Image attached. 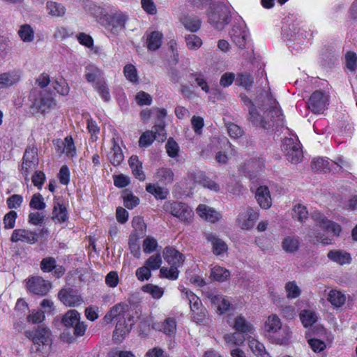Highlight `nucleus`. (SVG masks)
I'll return each instance as SVG.
<instances>
[{
    "instance_id": "nucleus-1",
    "label": "nucleus",
    "mask_w": 357,
    "mask_h": 357,
    "mask_svg": "<svg viewBox=\"0 0 357 357\" xmlns=\"http://www.w3.org/2000/svg\"><path fill=\"white\" fill-rule=\"evenodd\" d=\"M256 102L264 110L266 116H261L256 108H249V119L253 125L263 129H270L275 124L278 126H284V116L278 102L271 93H261Z\"/></svg>"
},
{
    "instance_id": "nucleus-2",
    "label": "nucleus",
    "mask_w": 357,
    "mask_h": 357,
    "mask_svg": "<svg viewBox=\"0 0 357 357\" xmlns=\"http://www.w3.org/2000/svg\"><path fill=\"white\" fill-rule=\"evenodd\" d=\"M264 331L266 336L277 344L289 343L291 332L287 325H282L280 319L276 314L268 317L264 322Z\"/></svg>"
},
{
    "instance_id": "nucleus-3",
    "label": "nucleus",
    "mask_w": 357,
    "mask_h": 357,
    "mask_svg": "<svg viewBox=\"0 0 357 357\" xmlns=\"http://www.w3.org/2000/svg\"><path fill=\"white\" fill-rule=\"evenodd\" d=\"M107 8L110 13L104 14L103 25L107 31L114 35H118L126 28L128 16L121 10L109 9V6H107Z\"/></svg>"
},
{
    "instance_id": "nucleus-4",
    "label": "nucleus",
    "mask_w": 357,
    "mask_h": 357,
    "mask_svg": "<svg viewBox=\"0 0 357 357\" xmlns=\"http://www.w3.org/2000/svg\"><path fill=\"white\" fill-rule=\"evenodd\" d=\"M208 21L215 29L222 30L231 20L230 9L224 3L213 4L208 13Z\"/></svg>"
},
{
    "instance_id": "nucleus-5",
    "label": "nucleus",
    "mask_w": 357,
    "mask_h": 357,
    "mask_svg": "<svg viewBox=\"0 0 357 357\" xmlns=\"http://www.w3.org/2000/svg\"><path fill=\"white\" fill-rule=\"evenodd\" d=\"M179 289L184 297L188 301L192 320L197 324L203 323L206 319L207 310L203 306L200 298L185 287H181Z\"/></svg>"
},
{
    "instance_id": "nucleus-6",
    "label": "nucleus",
    "mask_w": 357,
    "mask_h": 357,
    "mask_svg": "<svg viewBox=\"0 0 357 357\" xmlns=\"http://www.w3.org/2000/svg\"><path fill=\"white\" fill-rule=\"evenodd\" d=\"M282 151L287 160L294 164L301 162L303 158L301 144L296 136L284 139Z\"/></svg>"
},
{
    "instance_id": "nucleus-7",
    "label": "nucleus",
    "mask_w": 357,
    "mask_h": 357,
    "mask_svg": "<svg viewBox=\"0 0 357 357\" xmlns=\"http://www.w3.org/2000/svg\"><path fill=\"white\" fill-rule=\"evenodd\" d=\"M164 208L167 212L184 224L189 225L193 220V211L186 204L176 202H167L165 204Z\"/></svg>"
},
{
    "instance_id": "nucleus-8",
    "label": "nucleus",
    "mask_w": 357,
    "mask_h": 357,
    "mask_svg": "<svg viewBox=\"0 0 357 357\" xmlns=\"http://www.w3.org/2000/svg\"><path fill=\"white\" fill-rule=\"evenodd\" d=\"M30 98L33 101V106L43 113L56 105L52 93L47 90L38 91L37 89H33L31 92Z\"/></svg>"
},
{
    "instance_id": "nucleus-9",
    "label": "nucleus",
    "mask_w": 357,
    "mask_h": 357,
    "mask_svg": "<svg viewBox=\"0 0 357 357\" xmlns=\"http://www.w3.org/2000/svg\"><path fill=\"white\" fill-rule=\"evenodd\" d=\"M231 41L241 50L245 48L249 32L243 21L235 22L229 32Z\"/></svg>"
},
{
    "instance_id": "nucleus-10",
    "label": "nucleus",
    "mask_w": 357,
    "mask_h": 357,
    "mask_svg": "<svg viewBox=\"0 0 357 357\" xmlns=\"http://www.w3.org/2000/svg\"><path fill=\"white\" fill-rule=\"evenodd\" d=\"M203 294L210 301L211 305L217 308V312L220 314L229 310L231 305L230 302L224 296L218 294L216 291L206 289L203 291Z\"/></svg>"
},
{
    "instance_id": "nucleus-11",
    "label": "nucleus",
    "mask_w": 357,
    "mask_h": 357,
    "mask_svg": "<svg viewBox=\"0 0 357 357\" xmlns=\"http://www.w3.org/2000/svg\"><path fill=\"white\" fill-rule=\"evenodd\" d=\"M39 162L37 153V148L35 146H29L26 149L23 156L21 172L27 179L31 171L36 169Z\"/></svg>"
},
{
    "instance_id": "nucleus-12",
    "label": "nucleus",
    "mask_w": 357,
    "mask_h": 357,
    "mask_svg": "<svg viewBox=\"0 0 357 357\" xmlns=\"http://www.w3.org/2000/svg\"><path fill=\"white\" fill-rule=\"evenodd\" d=\"M258 218V211L248 206L238 214L236 222L242 229L249 230L254 227Z\"/></svg>"
},
{
    "instance_id": "nucleus-13",
    "label": "nucleus",
    "mask_w": 357,
    "mask_h": 357,
    "mask_svg": "<svg viewBox=\"0 0 357 357\" xmlns=\"http://www.w3.org/2000/svg\"><path fill=\"white\" fill-rule=\"evenodd\" d=\"M51 287V283L40 276L31 277L26 281L28 291L36 295L45 296L48 293Z\"/></svg>"
},
{
    "instance_id": "nucleus-14",
    "label": "nucleus",
    "mask_w": 357,
    "mask_h": 357,
    "mask_svg": "<svg viewBox=\"0 0 357 357\" xmlns=\"http://www.w3.org/2000/svg\"><path fill=\"white\" fill-rule=\"evenodd\" d=\"M328 102V96L321 91H315L310 96L307 105L314 114H321L326 109Z\"/></svg>"
},
{
    "instance_id": "nucleus-15",
    "label": "nucleus",
    "mask_w": 357,
    "mask_h": 357,
    "mask_svg": "<svg viewBox=\"0 0 357 357\" xmlns=\"http://www.w3.org/2000/svg\"><path fill=\"white\" fill-rule=\"evenodd\" d=\"M334 165H337L340 169H344V167H347L349 164L342 158H338L337 162H334L328 159L318 158L314 159L312 162V168L315 172H326L331 171Z\"/></svg>"
},
{
    "instance_id": "nucleus-16",
    "label": "nucleus",
    "mask_w": 357,
    "mask_h": 357,
    "mask_svg": "<svg viewBox=\"0 0 357 357\" xmlns=\"http://www.w3.org/2000/svg\"><path fill=\"white\" fill-rule=\"evenodd\" d=\"M312 218L316 224L328 233H332L335 236H338L341 232V227L327 219L319 212H314L311 215Z\"/></svg>"
},
{
    "instance_id": "nucleus-17",
    "label": "nucleus",
    "mask_w": 357,
    "mask_h": 357,
    "mask_svg": "<svg viewBox=\"0 0 357 357\" xmlns=\"http://www.w3.org/2000/svg\"><path fill=\"white\" fill-rule=\"evenodd\" d=\"M128 309L127 304L119 303L113 306L110 310L105 315L104 320L107 323H111L113 320L116 321L119 319H128L129 321H132V318L131 316L126 314Z\"/></svg>"
},
{
    "instance_id": "nucleus-18",
    "label": "nucleus",
    "mask_w": 357,
    "mask_h": 357,
    "mask_svg": "<svg viewBox=\"0 0 357 357\" xmlns=\"http://www.w3.org/2000/svg\"><path fill=\"white\" fill-rule=\"evenodd\" d=\"M60 301L66 306L75 307L82 304V298L78 292L71 288L62 289L59 292Z\"/></svg>"
},
{
    "instance_id": "nucleus-19",
    "label": "nucleus",
    "mask_w": 357,
    "mask_h": 357,
    "mask_svg": "<svg viewBox=\"0 0 357 357\" xmlns=\"http://www.w3.org/2000/svg\"><path fill=\"white\" fill-rule=\"evenodd\" d=\"M132 323L128 319H119L113 332L112 339L115 343H120L132 329Z\"/></svg>"
},
{
    "instance_id": "nucleus-20",
    "label": "nucleus",
    "mask_w": 357,
    "mask_h": 357,
    "mask_svg": "<svg viewBox=\"0 0 357 357\" xmlns=\"http://www.w3.org/2000/svg\"><path fill=\"white\" fill-rule=\"evenodd\" d=\"M25 334L35 344L40 345V343L45 344L48 342L50 331L47 327L40 326L35 330L26 331Z\"/></svg>"
},
{
    "instance_id": "nucleus-21",
    "label": "nucleus",
    "mask_w": 357,
    "mask_h": 357,
    "mask_svg": "<svg viewBox=\"0 0 357 357\" xmlns=\"http://www.w3.org/2000/svg\"><path fill=\"white\" fill-rule=\"evenodd\" d=\"M10 241L13 243L22 241L29 244H33L37 242L38 237L37 234L31 230L17 229L13 231Z\"/></svg>"
},
{
    "instance_id": "nucleus-22",
    "label": "nucleus",
    "mask_w": 357,
    "mask_h": 357,
    "mask_svg": "<svg viewBox=\"0 0 357 357\" xmlns=\"http://www.w3.org/2000/svg\"><path fill=\"white\" fill-rule=\"evenodd\" d=\"M153 177L158 184L162 186H167L173 183L174 180V173L171 168L162 167L156 170Z\"/></svg>"
},
{
    "instance_id": "nucleus-23",
    "label": "nucleus",
    "mask_w": 357,
    "mask_h": 357,
    "mask_svg": "<svg viewBox=\"0 0 357 357\" xmlns=\"http://www.w3.org/2000/svg\"><path fill=\"white\" fill-rule=\"evenodd\" d=\"M301 239L295 234L285 236L282 241L281 247L288 254H294L300 248Z\"/></svg>"
},
{
    "instance_id": "nucleus-24",
    "label": "nucleus",
    "mask_w": 357,
    "mask_h": 357,
    "mask_svg": "<svg viewBox=\"0 0 357 357\" xmlns=\"http://www.w3.org/2000/svg\"><path fill=\"white\" fill-rule=\"evenodd\" d=\"M164 259L171 266L180 267L184 261V256L172 247H166L163 250Z\"/></svg>"
},
{
    "instance_id": "nucleus-25",
    "label": "nucleus",
    "mask_w": 357,
    "mask_h": 357,
    "mask_svg": "<svg viewBox=\"0 0 357 357\" xmlns=\"http://www.w3.org/2000/svg\"><path fill=\"white\" fill-rule=\"evenodd\" d=\"M255 198L262 208L268 209L271 206L272 199L268 187L259 186L257 189Z\"/></svg>"
},
{
    "instance_id": "nucleus-26",
    "label": "nucleus",
    "mask_w": 357,
    "mask_h": 357,
    "mask_svg": "<svg viewBox=\"0 0 357 357\" xmlns=\"http://www.w3.org/2000/svg\"><path fill=\"white\" fill-rule=\"evenodd\" d=\"M197 214L203 219L215 222L221 218V215L212 208L205 204H199L197 208Z\"/></svg>"
},
{
    "instance_id": "nucleus-27",
    "label": "nucleus",
    "mask_w": 357,
    "mask_h": 357,
    "mask_svg": "<svg viewBox=\"0 0 357 357\" xmlns=\"http://www.w3.org/2000/svg\"><path fill=\"white\" fill-rule=\"evenodd\" d=\"M19 71H10L0 74V89H6L16 84L20 79Z\"/></svg>"
},
{
    "instance_id": "nucleus-28",
    "label": "nucleus",
    "mask_w": 357,
    "mask_h": 357,
    "mask_svg": "<svg viewBox=\"0 0 357 357\" xmlns=\"http://www.w3.org/2000/svg\"><path fill=\"white\" fill-rule=\"evenodd\" d=\"M232 326L237 332L243 334H252L254 331L253 326L241 315L234 319Z\"/></svg>"
},
{
    "instance_id": "nucleus-29",
    "label": "nucleus",
    "mask_w": 357,
    "mask_h": 357,
    "mask_svg": "<svg viewBox=\"0 0 357 357\" xmlns=\"http://www.w3.org/2000/svg\"><path fill=\"white\" fill-rule=\"evenodd\" d=\"M206 238L208 242L212 244L213 252L216 255H220L227 251V244L215 234L213 233H208L205 235Z\"/></svg>"
},
{
    "instance_id": "nucleus-30",
    "label": "nucleus",
    "mask_w": 357,
    "mask_h": 357,
    "mask_svg": "<svg viewBox=\"0 0 357 357\" xmlns=\"http://www.w3.org/2000/svg\"><path fill=\"white\" fill-rule=\"evenodd\" d=\"M113 145L109 153L108 158L114 166H119L124 160V155L119 145L112 139Z\"/></svg>"
},
{
    "instance_id": "nucleus-31",
    "label": "nucleus",
    "mask_w": 357,
    "mask_h": 357,
    "mask_svg": "<svg viewBox=\"0 0 357 357\" xmlns=\"http://www.w3.org/2000/svg\"><path fill=\"white\" fill-rule=\"evenodd\" d=\"M52 214V219L57 220L59 222H64L68 218L66 208L60 202H54Z\"/></svg>"
},
{
    "instance_id": "nucleus-32",
    "label": "nucleus",
    "mask_w": 357,
    "mask_h": 357,
    "mask_svg": "<svg viewBox=\"0 0 357 357\" xmlns=\"http://www.w3.org/2000/svg\"><path fill=\"white\" fill-rule=\"evenodd\" d=\"M80 320V314L76 310H70L66 312L61 322L67 328L73 327Z\"/></svg>"
},
{
    "instance_id": "nucleus-33",
    "label": "nucleus",
    "mask_w": 357,
    "mask_h": 357,
    "mask_svg": "<svg viewBox=\"0 0 357 357\" xmlns=\"http://www.w3.org/2000/svg\"><path fill=\"white\" fill-rule=\"evenodd\" d=\"M327 299L333 307H340L345 303L346 296L340 291L331 290Z\"/></svg>"
},
{
    "instance_id": "nucleus-34",
    "label": "nucleus",
    "mask_w": 357,
    "mask_h": 357,
    "mask_svg": "<svg viewBox=\"0 0 357 357\" xmlns=\"http://www.w3.org/2000/svg\"><path fill=\"white\" fill-rule=\"evenodd\" d=\"M146 190L153 195L157 199H165L169 195L167 189L151 183L146 184Z\"/></svg>"
},
{
    "instance_id": "nucleus-35",
    "label": "nucleus",
    "mask_w": 357,
    "mask_h": 357,
    "mask_svg": "<svg viewBox=\"0 0 357 357\" xmlns=\"http://www.w3.org/2000/svg\"><path fill=\"white\" fill-rule=\"evenodd\" d=\"M181 23L186 29L191 32H196L201 26L200 19L195 16H185L181 19Z\"/></svg>"
},
{
    "instance_id": "nucleus-36",
    "label": "nucleus",
    "mask_w": 357,
    "mask_h": 357,
    "mask_svg": "<svg viewBox=\"0 0 357 357\" xmlns=\"http://www.w3.org/2000/svg\"><path fill=\"white\" fill-rule=\"evenodd\" d=\"M328 257L331 260L342 265L350 263L351 260L349 253L340 250L330 251L328 253Z\"/></svg>"
},
{
    "instance_id": "nucleus-37",
    "label": "nucleus",
    "mask_w": 357,
    "mask_h": 357,
    "mask_svg": "<svg viewBox=\"0 0 357 357\" xmlns=\"http://www.w3.org/2000/svg\"><path fill=\"white\" fill-rule=\"evenodd\" d=\"M46 8L48 14L53 17H62L66 13L65 7L55 1H47Z\"/></svg>"
},
{
    "instance_id": "nucleus-38",
    "label": "nucleus",
    "mask_w": 357,
    "mask_h": 357,
    "mask_svg": "<svg viewBox=\"0 0 357 357\" xmlns=\"http://www.w3.org/2000/svg\"><path fill=\"white\" fill-rule=\"evenodd\" d=\"M162 34L159 31H153L147 36V47L150 50H156L162 43Z\"/></svg>"
},
{
    "instance_id": "nucleus-39",
    "label": "nucleus",
    "mask_w": 357,
    "mask_h": 357,
    "mask_svg": "<svg viewBox=\"0 0 357 357\" xmlns=\"http://www.w3.org/2000/svg\"><path fill=\"white\" fill-rule=\"evenodd\" d=\"M229 271L223 267L216 266L211 269V277L216 281H226L229 278Z\"/></svg>"
},
{
    "instance_id": "nucleus-40",
    "label": "nucleus",
    "mask_w": 357,
    "mask_h": 357,
    "mask_svg": "<svg viewBox=\"0 0 357 357\" xmlns=\"http://www.w3.org/2000/svg\"><path fill=\"white\" fill-rule=\"evenodd\" d=\"M300 319L303 326L308 327L317 321V315L311 310H304L300 313Z\"/></svg>"
},
{
    "instance_id": "nucleus-41",
    "label": "nucleus",
    "mask_w": 357,
    "mask_h": 357,
    "mask_svg": "<svg viewBox=\"0 0 357 357\" xmlns=\"http://www.w3.org/2000/svg\"><path fill=\"white\" fill-rule=\"evenodd\" d=\"M18 35L24 43L32 42L34 39V31L29 24L22 25L18 31Z\"/></svg>"
},
{
    "instance_id": "nucleus-42",
    "label": "nucleus",
    "mask_w": 357,
    "mask_h": 357,
    "mask_svg": "<svg viewBox=\"0 0 357 357\" xmlns=\"http://www.w3.org/2000/svg\"><path fill=\"white\" fill-rule=\"evenodd\" d=\"M248 344L255 355L257 357H264L267 355L264 345L256 339L252 337L248 340Z\"/></svg>"
},
{
    "instance_id": "nucleus-43",
    "label": "nucleus",
    "mask_w": 357,
    "mask_h": 357,
    "mask_svg": "<svg viewBox=\"0 0 357 357\" xmlns=\"http://www.w3.org/2000/svg\"><path fill=\"white\" fill-rule=\"evenodd\" d=\"M189 82H195L206 93H209V86L201 73H190L188 76Z\"/></svg>"
},
{
    "instance_id": "nucleus-44",
    "label": "nucleus",
    "mask_w": 357,
    "mask_h": 357,
    "mask_svg": "<svg viewBox=\"0 0 357 357\" xmlns=\"http://www.w3.org/2000/svg\"><path fill=\"white\" fill-rule=\"evenodd\" d=\"M308 211L303 205L298 204L292 209V218L301 222H303L308 218Z\"/></svg>"
},
{
    "instance_id": "nucleus-45",
    "label": "nucleus",
    "mask_w": 357,
    "mask_h": 357,
    "mask_svg": "<svg viewBox=\"0 0 357 357\" xmlns=\"http://www.w3.org/2000/svg\"><path fill=\"white\" fill-rule=\"evenodd\" d=\"M254 82V78L250 73H241L237 75L235 79L236 84L249 89Z\"/></svg>"
},
{
    "instance_id": "nucleus-46",
    "label": "nucleus",
    "mask_w": 357,
    "mask_h": 357,
    "mask_svg": "<svg viewBox=\"0 0 357 357\" xmlns=\"http://www.w3.org/2000/svg\"><path fill=\"white\" fill-rule=\"evenodd\" d=\"M102 75L101 70L95 65L89 64L85 68V77L89 82H93Z\"/></svg>"
},
{
    "instance_id": "nucleus-47",
    "label": "nucleus",
    "mask_w": 357,
    "mask_h": 357,
    "mask_svg": "<svg viewBox=\"0 0 357 357\" xmlns=\"http://www.w3.org/2000/svg\"><path fill=\"white\" fill-rule=\"evenodd\" d=\"M284 288L287 297L289 299L296 298L301 295V290L295 281L287 282Z\"/></svg>"
},
{
    "instance_id": "nucleus-48",
    "label": "nucleus",
    "mask_w": 357,
    "mask_h": 357,
    "mask_svg": "<svg viewBox=\"0 0 357 357\" xmlns=\"http://www.w3.org/2000/svg\"><path fill=\"white\" fill-rule=\"evenodd\" d=\"M29 206L33 209L41 211L45 208L46 204L43 196L40 193H36L31 197Z\"/></svg>"
},
{
    "instance_id": "nucleus-49",
    "label": "nucleus",
    "mask_w": 357,
    "mask_h": 357,
    "mask_svg": "<svg viewBox=\"0 0 357 357\" xmlns=\"http://www.w3.org/2000/svg\"><path fill=\"white\" fill-rule=\"evenodd\" d=\"M142 290L144 292L150 294L155 299L160 298L164 294L162 288L152 284H148L143 286Z\"/></svg>"
},
{
    "instance_id": "nucleus-50",
    "label": "nucleus",
    "mask_w": 357,
    "mask_h": 357,
    "mask_svg": "<svg viewBox=\"0 0 357 357\" xmlns=\"http://www.w3.org/2000/svg\"><path fill=\"white\" fill-rule=\"evenodd\" d=\"M96 89L104 101L108 102L110 100L109 89L104 81H98L96 83Z\"/></svg>"
},
{
    "instance_id": "nucleus-51",
    "label": "nucleus",
    "mask_w": 357,
    "mask_h": 357,
    "mask_svg": "<svg viewBox=\"0 0 357 357\" xmlns=\"http://www.w3.org/2000/svg\"><path fill=\"white\" fill-rule=\"evenodd\" d=\"M123 73L128 80L132 83L138 82V75L136 68L132 64H127L123 68Z\"/></svg>"
},
{
    "instance_id": "nucleus-52",
    "label": "nucleus",
    "mask_w": 357,
    "mask_h": 357,
    "mask_svg": "<svg viewBox=\"0 0 357 357\" xmlns=\"http://www.w3.org/2000/svg\"><path fill=\"white\" fill-rule=\"evenodd\" d=\"M178 266H171L169 268L162 267L160 270V273L162 277L168 278L169 280H176L178 278L179 271Z\"/></svg>"
},
{
    "instance_id": "nucleus-53",
    "label": "nucleus",
    "mask_w": 357,
    "mask_h": 357,
    "mask_svg": "<svg viewBox=\"0 0 357 357\" xmlns=\"http://www.w3.org/2000/svg\"><path fill=\"white\" fill-rule=\"evenodd\" d=\"M151 132L153 134L155 139L158 141L163 142L166 139L165 123L162 121L155 125Z\"/></svg>"
},
{
    "instance_id": "nucleus-54",
    "label": "nucleus",
    "mask_w": 357,
    "mask_h": 357,
    "mask_svg": "<svg viewBox=\"0 0 357 357\" xmlns=\"http://www.w3.org/2000/svg\"><path fill=\"white\" fill-rule=\"evenodd\" d=\"M158 242L152 236H146L143 241V250L145 253L150 254L156 250Z\"/></svg>"
},
{
    "instance_id": "nucleus-55",
    "label": "nucleus",
    "mask_w": 357,
    "mask_h": 357,
    "mask_svg": "<svg viewBox=\"0 0 357 357\" xmlns=\"http://www.w3.org/2000/svg\"><path fill=\"white\" fill-rule=\"evenodd\" d=\"M186 45L190 50H197L202 44L199 37L195 34H189L185 36Z\"/></svg>"
},
{
    "instance_id": "nucleus-56",
    "label": "nucleus",
    "mask_w": 357,
    "mask_h": 357,
    "mask_svg": "<svg viewBox=\"0 0 357 357\" xmlns=\"http://www.w3.org/2000/svg\"><path fill=\"white\" fill-rule=\"evenodd\" d=\"M63 146V152H64L67 156L73 157L75 155L76 149L72 137L68 136L64 139Z\"/></svg>"
},
{
    "instance_id": "nucleus-57",
    "label": "nucleus",
    "mask_w": 357,
    "mask_h": 357,
    "mask_svg": "<svg viewBox=\"0 0 357 357\" xmlns=\"http://www.w3.org/2000/svg\"><path fill=\"white\" fill-rule=\"evenodd\" d=\"M162 264V258L160 254L151 255L146 261L145 265L150 270H157Z\"/></svg>"
},
{
    "instance_id": "nucleus-58",
    "label": "nucleus",
    "mask_w": 357,
    "mask_h": 357,
    "mask_svg": "<svg viewBox=\"0 0 357 357\" xmlns=\"http://www.w3.org/2000/svg\"><path fill=\"white\" fill-rule=\"evenodd\" d=\"M154 139H155L152 132L146 131L139 137V146L142 148H146L153 142Z\"/></svg>"
},
{
    "instance_id": "nucleus-59",
    "label": "nucleus",
    "mask_w": 357,
    "mask_h": 357,
    "mask_svg": "<svg viewBox=\"0 0 357 357\" xmlns=\"http://www.w3.org/2000/svg\"><path fill=\"white\" fill-rule=\"evenodd\" d=\"M176 330V323L174 318H167L163 323V332L171 336L175 334Z\"/></svg>"
},
{
    "instance_id": "nucleus-60",
    "label": "nucleus",
    "mask_w": 357,
    "mask_h": 357,
    "mask_svg": "<svg viewBox=\"0 0 357 357\" xmlns=\"http://www.w3.org/2000/svg\"><path fill=\"white\" fill-rule=\"evenodd\" d=\"M123 202L124 206L129 208L132 209L135 207L139 203V199L137 197L133 195L131 192H126L123 197Z\"/></svg>"
},
{
    "instance_id": "nucleus-61",
    "label": "nucleus",
    "mask_w": 357,
    "mask_h": 357,
    "mask_svg": "<svg viewBox=\"0 0 357 357\" xmlns=\"http://www.w3.org/2000/svg\"><path fill=\"white\" fill-rule=\"evenodd\" d=\"M191 178L193 179L195 183H197L204 188H206L207 184L210 181V178H208L203 172L198 171L191 174Z\"/></svg>"
},
{
    "instance_id": "nucleus-62",
    "label": "nucleus",
    "mask_w": 357,
    "mask_h": 357,
    "mask_svg": "<svg viewBox=\"0 0 357 357\" xmlns=\"http://www.w3.org/2000/svg\"><path fill=\"white\" fill-rule=\"evenodd\" d=\"M23 202V197L20 195H13L7 199L6 203L8 208H18Z\"/></svg>"
},
{
    "instance_id": "nucleus-63",
    "label": "nucleus",
    "mask_w": 357,
    "mask_h": 357,
    "mask_svg": "<svg viewBox=\"0 0 357 357\" xmlns=\"http://www.w3.org/2000/svg\"><path fill=\"white\" fill-rule=\"evenodd\" d=\"M166 151L168 155L171 158H175L178 153V144L172 139H169L166 145Z\"/></svg>"
},
{
    "instance_id": "nucleus-64",
    "label": "nucleus",
    "mask_w": 357,
    "mask_h": 357,
    "mask_svg": "<svg viewBox=\"0 0 357 357\" xmlns=\"http://www.w3.org/2000/svg\"><path fill=\"white\" fill-rule=\"evenodd\" d=\"M135 100L139 105H150L152 102L151 96L149 93L142 91L137 93Z\"/></svg>"
}]
</instances>
